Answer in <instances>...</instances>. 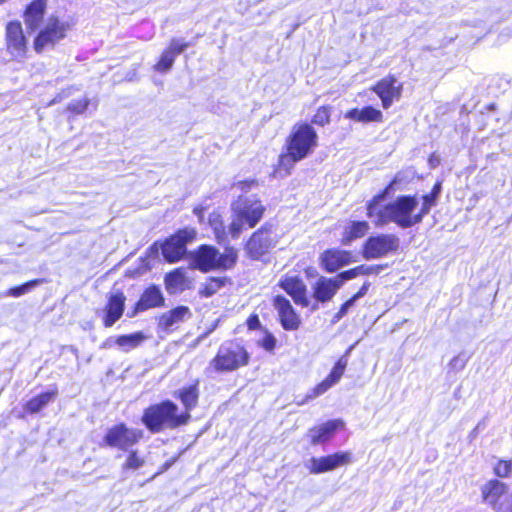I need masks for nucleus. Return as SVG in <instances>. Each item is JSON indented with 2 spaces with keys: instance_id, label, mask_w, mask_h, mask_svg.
Wrapping results in <instances>:
<instances>
[{
  "instance_id": "4",
  "label": "nucleus",
  "mask_w": 512,
  "mask_h": 512,
  "mask_svg": "<svg viewBox=\"0 0 512 512\" xmlns=\"http://www.w3.org/2000/svg\"><path fill=\"white\" fill-rule=\"evenodd\" d=\"M233 219L229 225V233L232 238L240 236L244 224L253 228L262 219L265 207L258 199L240 196L232 203Z\"/></svg>"
},
{
  "instance_id": "44",
  "label": "nucleus",
  "mask_w": 512,
  "mask_h": 512,
  "mask_svg": "<svg viewBox=\"0 0 512 512\" xmlns=\"http://www.w3.org/2000/svg\"><path fill=\"white\" fill-rule=\"evenodd\" d=\"M355 303L356 301L352 297L344 302L339 311L334 315L333 322L336 323L342 319L348 313L349 309L355 305Z\"/></svg>"
},
{
  "instance_id": "49",
  "label": "nucleus",
  "mask_w": 512,
  "mask_h": 512,
  "mask_svg": "<svg viewBox=\"0 0 512 512\" xmlns=\"http://www.w3.org/2000/svg\"><path fill=\"white\" fill-rule=\"evenodd\" d=\"M247 324L250 329H255L260 324V322H259L258 317L256 315H254V316L249 317Z\"/></svg>"
},
{
  "instance_id": "19",
  "label": "nucleus",
  "mask_w": 512,
  "mask_h": 512,
  "mask_svg": "<svg viewBox=\"0 0 512 512\" xmlns=\"http://www.w3.org/2000/svg\"><path fill=\"white\" fill-rule=\"evenodd\" d=\"M341 288L335 277H319L312 285L313 297L316 301L325 303L330 301Z\"/></svg>"
},
{
  "instance_id": "6",
  "label": "nucleus",
  "mask_w": 512,
  "mask_h": 512,
  "mask_svg": "<svg viewBox=\"0 0 512 512\" xmlns=\"http://www.w3.org/2000/svg\"><path fill=\"white\" fill-rule=\"evenodd\" d=\"M238 258L237 250L233 247H226L222 254L209 245H202L193 255L195 267L203 272L212 269H230Z\"/></svg>"
},
{
  "instance_id": "52",
  "label": "nucleus",
  "mask_w": 512,
  "mask_h": 512,
  "mask_svg": "<svg viewBox=\"0 0 512 512\" xmlns=\"http://www.w3.org/2000/svg\"><path fill=\"white\" fill-rule=\"evenodd\" d=\"M214 330V327L209 329L207 332H205L203 335L200 336L199 339H203L205 337H207L212 331Z\"/></svg>"
},
{
  "instance_id": "11",
  "label": "nucleus",
  "mask_w": 512,
  "mask_h": 512,
  "mask_svg": "<svg viewBox=\"0 0 512 512\" xmlns=\"http://www.w3.org/2000/svg\"><path fill=\"white\" fill-rule=\"evenodd\" d=\"M142 437V430L129 429L124 424H118L107 431L104 441L110 447L127 450L129 447L136 444Z\"/></svg>"
},
{
  "instance_id": "28",
  "label": "nucleus",
  "mask_w": 512,
  "mask_h": 512,
  "mask_svg": "<svg viewBox=\"0 0 512 512\" xmlns=\"http://www.w3.org/2000/svg\"><path fill=\"white\" fill-rule=\"evenodd\" d=\"M345 117L359 122L381 121L382 113L374 107L367 106L361 110L351 109L345 114Z\"/></svg>"
},
{
  "instance_id": "38",
  "label": "nucleus",
  "mask_w": 512,
  "mask_h": 512,
  "mask_svg": "<svg viewBox=\"0 0 512 512\" xmlns=\"http://www.w3.org/2000/svg\"><path fill=\"white\" fill-rule=\"evenodd\" d=\"M89 103L90 101L88 98L75 100L68 105V110L76 115L82 114L88 108Z\"/></svg>"
},
{
  "instance_id": "25",
  "label": "nucleus",
  "mask_w": 512,
  "mask_h": 512,
  "mask_svg": "<svg viewBox=\"0 0 512 512\" xmlns=\"http://www.w3.org/2000/svg\"><path fill=\"white\" fill-rule=\"evenodd\" d=\"M350 261V253L339 250H328L322 256V264L326 271L335 272Z\"/></svg>"
},
{
  "instance_id": "10",
  "label": "nucleus",
  "mask_w": 512,
  "mask_h": 512,
  "mask_svg": "<svg viewBox=\"0 0 512 512\" xmlns=\"http://www.w3.org/2000/svg\"><path fill=\"white\" fill-rule=\"evenodd\" d=\"M195 236V229L184 228L166 239L161 245L162 255L165 260L170 263L179 261L187 252L186 245L191 242Z\"/></svg>"
},
{
  "instance_id": "35",
  "label": "nucleus",
  "mask_w": 512,
  "mask_h": 512,
  "mask_svg": "<svg viewBox=\"0 0 512 512\" xmlns=\"http://www.w3.org/2000/svg\"><path fill=\"white\" fill-rule=\"evenodd\" d=\"M41 281L40 280H32L27 283H24L20 286L13 287L9 289L7 295L12 297H20L21 295H24L28 293L32 288L37 286Z\"/></svg>"
},
{
  "instance_id": "48",
  "label": "nucleus",
  "mask_w": 512,
  "mask_h": 512,
  "mask_svg": "<svg viewBox=\"0 0 512 512\" xmlns=\"http://www.w3.org/2000/svg\"><path fill=\"white\" fill-rule=\"evenodd\" d=\"M370 287V283L369 282H365L362 287L360 288V290L354 295L352 296V298L357 301L358 299L362 298L368 291Z\"/></svg>"
},
{
  "instance_id": "30",
  "label": "nucleus",
  "mask_w": 512,
  "mask_h": 512,
  "mask_svg": "<svg viewBox=\"0 0 512 512\" xmlns=\"http://www.w3.org/2000/svg\"><path fill=\"white\" fill-rule=\"evenodd\" d=\"M198 397L199 390L197 385H190L179 391V398L185 407L184 412H188L190 414V411L197 405Z\"/></svg>"
},
{
  "instance_id": "34",
  "label": "nucleus",
  "mask_w": 512,
  "mask_h": 512,
  "mask_svg": "<svg viewBox=\"0 0 512 512\" xmlns=\"http://www.w3.org/2000/svg\"><path fill=\"white\" fill-rule=\"evenodd\" d=\"M441 193V182H437L432 191L429 194L424 195L423 198V204L419 211L421 217L423 218L425 215H427L430 211V209L436 204V201Z\"/></svg>"
},
{
  "instance_id": "53",
  "label": "nucleus",
  "mask_w": 512,
  "mask_h": 512,
  "mask_svg": "<svg viewBox=\"0 0 512 512\" xmlns=\"http://www.w3.org/2000/svg\"><path fill=\"white\" fill-rule=\"evenodd\" d=\"M478 428H479V425H477V426L473 429V431L471 432V435H472V436H475V435L477 434Z\"/></svg>"
},
{
  "instance_id": "17",
  "label": "nucleus",
  "mask_w": 512,
  "mask_h": 512,
  "mask_svg": "<svg viewBox=\"0 0 512 512\" xmlns=\"http://www.w3.org/2000/svg\"><path fill=\"white\" fill-rule=\"evenodd\" d=\"M347 366V361L340 358L332 368L330 374L320 382L311 393L307 394L306 399H313L328 391L331 387L336 385L344 374Z\"/></svg>"
},
{
  "instance_id": "32",
  "label": "nucleus",
  "mask_w": 512,
  "mask_h": 512,
  "mask_svg": "<svg viewBox=\"0 0 512 512\" xmlns=\"http://www.w3.org/2000/svg\"><path fill=\"white\" fill-rule=\"evenodd\" d=\"M208 224L212 228L215 238L219 244L227 242V233L221 215L214 211L209 215Z\"/></svg>"
},
{
  "instance_id": "16",
  "label": "nucleus",
  "mask_w": 512,
  "mask_h": 512,
  "mask_svg": "<svg viewBox=\"0 0 512 512\" xmlns=\"http://www.w3.org/2000/svg\"><path fill=\"white\" fill-rule=\"evenodd\" d=\"M274 307L276 308L280 323L285 330H297L301 324L299 315L295 312L290 301L284 296L278 295L274 298Z\"/></svg>"
},
{
  "instance_id": "45",
  "label": "nucleus",
  "mask_w": 512,
  "mask_h": 512,
  "mask_svg": "<svg viewBox=\"0 0 512 512\" xmlns=\"http://www.w3.org/2000/svg\"><path fill=\"white\" fill-rule=\"evenodd\" d=\"M159 253V247L157 243H154L152 246H150L146 252V256L142 258V261L144 263V266L146 269L149 268V259L150 258H156L158 257Z\"/></svg>"
},
{
  "instance_id": "42",
  "label": "nucleus",
  "mask_w": 512,
  "mask_h": 512,
  "mask_svg": "<svg viewBox=\"0 0 512 512\" xmlns=\"http://www.w3.org/2000/svg\"><path fill=\"white\" fill-rule=\"evenodd\" d=\"M330 114L327 108L321 107L317 110L316 114L313 117V123L317 125H325L329 122Z\"/></svg>"
},
{
  "instance_id": "20",
  "label": "nucleus",
  "mask_w": 512,
  "mask_h": 512,
  "mask_svg": "<svg viewBox=\"0 0 512 512\" xmlns=\"http://www.w3.org/2000/svg\"><path fill=\"white\" fill-rule=\"evenodd\" d=\"M280 287L293 298L296 304H300L303 307L309 305L310 302L306 295V285L298 277H285L280 281Z\"/></svg>"
},
{
  "instance_id": "9",
  "label": "nucleus",
  "mask_w": 512,
  "mask_h": 512,
  "mask_svg": "<svg viewBox=\"0 0 512 512\" xmlns=\"http://www.w3.org/2000/svg\"><path fill=\"white\" fill-rule=\"evenodd\" d=\"M400 240L394 234L370 236L363 245L362 255L366 260L379 259L395 252Z\"/></svg>"
},
{
  "instance_id": "3",
  "label": "nucleus",
  "mask_w": 512,
  "mask_h": 512,
  "mask_svg": "<svg viewBox=\"0 0 512 512\" xmlns=\"http://www.w3.org/2000/svg\"><path fill=\"white\" fill-rule=\"evenodd\" d=\"M317 133L309 124L294 127L288 139V153L280 157V165L290 169L296 162L306 158L317 146Z\"/></svg>"
},
{
  "instance_id": "36",
  "label": "nucleus",
  "mask_w": 512,
  "mask_h": 512,
  "mask_svg": "<svg viewBox=\"0 0 512 512\" xmlns=\"http://www.w3.org/2000/svg\"><path fill=\"white\" fill-rule=\"evenodd\" d=\"M222 286L223 280L219 278H211L205 283L203 289L201 290V294L205 297H210L215 294Z\"/></svg>"
},
{
  "instance_id": "15",
  "label": "nucleus",
  "mask_w": 512,
  "mask_h": 512,
  "mask_svg": "<svg viewBox=\"0 0 512 512\" xmlns=\"http://www.w3.org/2000/svg\"><path fill=\"white\" fill-rule=\"evenodd\" d=\"M190 43L182 38L171 39L168 47L162 52L159 61L154 65V70L160 73L169 71L178 55L183 53Z\"/></svg>"
},
{
  "instance_id": "22",
  "label": "nucleus",
  "mask_w": 512,
  "mask_h": 512,
  "mask_svg": "<svg viewBox=\"0 0 512 512\" xmlns=\"http://www.w3.org/2000/svg\"><path fill=\"white\" fill-rule=\"evenodd\" d=\"M125 296L122 292L111 294L106 305L105 317L103 320L105 327H111L123 315L125 308Z\"/></svg>"
},
{
  "instance_id": "23",
  "label": "nucleus",
  "mask_w": 512,
  "mask_h": 512,
  "mask_svg": "<svg viewBox=\"0 0 512 512\" xmlns=\"http://www.w3.org/2000/svg\"><path fill=\"white\" fill-rule=\"evenodd\" d=\"M164 304V297L159 287L153 285L148 287L136 303L135 312L145 311L151 308L160 307Z\"/></svg>"
},
{
  "instance_id": "33",
  "label": "nucleus",
  "mask_w": 512,
  "mask_h": 512,
  "mask_svg": "<svg viewBox=\"0 0 512 512\" xmlns=\"http://www.w3.org/2000/svg\"><path fill=\"white\" fill-rule=\"evenodd\" d=\"M55 397L54 392H45L29 400L25 409L30 413H37L43 409Z\"/></svg>"
},
{
  "instance_id": "46",
  "label": "nucleus",
  "mask_w": 512,
  "mask_h": 512,
  "mask_svg": "<svg viewBox=\"0 0 512 512\" xmlns=\"http://www.w3.org/2000/svg\"><path fill=\"white\" fill-rule=\"evenodd\" d=\"M256 184L257 183L255 180L239 181V182L233 184V188H236V189L246 192V191L250 190Z\"/></svg>"
},
{
  "instance_id": "12",
  "label": "nucleus",
  "mask_w": 512,
  "mask_h": 512,
  "mask_svg": "<svg viewBox=\"0 0 512 512\" xmlns=\"http://www.w3.org/2000/svg\"><path fill=\"white\" fill-rule=\"evenodd\" d=\"M275 243V234L271 227L264 225L251 235L246 244V251L252 259L258 260L265 255Z\"/></svg>"
},
{
  "instance_id": "26",
  "label": "nucleus",
  "mask_w": 512,
  "mask_h": 512,
  "mask_svg": "<svg viewBox=\"0 0 512 512\" xmlns=\"http://www.w3.org/2000/svg\"><path fill=\"white\" fill-rule=\"evenodd\" d=\"M191 315L190 310L186 306H178L166 313L159 319V326L165 330H169L174 325L184 321L186 317Z\"/></svg>"
},
{
  "instance_id": "55",
  "label": "nucleus",
  "mask_w": 512,
  "mask_h": 512,
  "mask_svg": "<svg viewBox=\"0 0 512 512\" xmlns=\"http://www.w3.org/2000/svg\"><path fill=\"white\" fill-rule=\"evenodd\" d=\"M399 181V176L397 175L394 180L392 181L391 185L397 184Z\"/></svg>"
},
{
  "instance_id": "24",
  "label": "nucleus",
  "mask_w": 512,
  "mask_h": 512,
  "mask_svg": "<svg viewBox=\"0 0 512 512\" xmlns=\"http://www.w3.org/2000/svg\"><path fill=\"white\" fill-rule=\"evenodd\" d=\"M343 423L340 420H330L318 427H313L308 431V436L311 443L314 445L322 444L329 441L336 430L341 427Z\"/></svg>"
},
{
  "instance_id": "41",
  "label": "nucleus",
  "mask_w": 512,
  "mask_h": 512,
  "mask_svg": "<svg viewBox=\"0 0 512 512\" xmlns=\"http://www.w3.org/2000/svg\"><path fill=\"white\" fill-rule=\"evenodd\" d=\"M361 270H362V268L355 267L350 270L339 273L337 276H335V278L337 279L338 283L342 287V285L344 284L345 281L351 280V279L359 276V272Z\"/></svg>"
},
{
  "instance_id": "47",
  "label": "nucleus",
  "mask_w": 512,
  "mask_h": 512,
  "mask_svg": "<svg viewBox=\"0 0 512 512\" xmlns=\"http://www.w3.org/2000/svg\"><path fill=\"white\" fill-rule=\"evenodd\" d=\"M357 267L362 268V270L359 272V275L378 274L381 269L380 266L360 265Z\"/></svg>"
},
{
  "instance_id": "50",
  "label": "nucleus",
  "mask_w": 512,
  "mask_h": 512,
  "mask_svg": "<svg viewBox=\"0 0 512 512\" xmlns=\"http://www.w3.org/2000/svg\"><path fill=\"white\" fill-rule=\"evenodd\" d=\"M204 210H205V208L202 207V206L195 207L193 209V213L198 217V220L201 223L203 222V217H204L203 212H204Z\"/></svg>"
},
{
  "instance_id": "54",
  "label": "nucleus",
  "mask_w": 512,
  "mask_h": 512,
  "mask_svg": "<svg viewBox=\"0 0 512 512\" xmlns=\"http://www.w3.org/2000/svg\"><path fill=\"white\" fill-rule=\"evenodd\" d=\"M60 100H61V98H59V99H58V98L56 97V98H54V99L49 103V105L55 104V103L59 102Z\"/></svg>"
},
{
  "instance_id": "5",
  "label": "nucleus",
  "mask_w": 512,
  "mask_h": 512,
  "mask_svg": "<svg viewBox=\"0 0 512 512\" xmlns=\"http://www.w3.org/2000/svg\"><path fill=\"white\" fill-rule=\"evenodd\" d=\"M249 353L237 342L227 341L220 345L215 357L206 368L207 373H229L249 362Z\"/></svg>"
},
{
  "instance_id": "7",
  "label": "nucleus",
  "mask_w": 512,
  "mask_h": 512,
  "mask_svg": "<svg viewBox=\"0 0 512 512\" xmlns=\"http://www.w3.org/2000/svg\"><path fill=\"white\" fill-rule=\"evenodd\" d=\"M485 504L496 512H512V491L499 480H490L481 487Z\"/></svg>"
},
{
  "instance_id": "21",
  "label": "nucleus",
  "mask_w": 512,
  "mask_h": 512,
  "mask_svg": "<svg viewBox=\"0 0 512 512\" xmlns=\"http://www.w3.org/2000/svg\"><path fill=\"white\" fill-rule=\"evenodd\" d=\"M46 10V0H34L24 12V22L26 28L34 32L43 25V17Z\"/></svg>"
},
{
  "instance_id": "1",
  "label": "nucleus",
  "mask_w": 512,
  "mask_h": 512,
  "mask_svg": "<svg viewBox=\"0 0 512 512\" xmlns=\"http://www.w3.org/2000/svg\"><path fill=\"white\" fill-rule=\"evenodd\" d=\"M384 198L385 192L374 196L367 205V216L376 226H384L393 222L401 228H409L422 221L420 213L414 214L418 205L416 197L399 196L393 202L382 206Z\"/></svg>"
},
{
  "instance_id": "37",
  "label": "nucleus",
  "mask_w": 512,
  "mask_h": 512,
  "mask_svg": "<svg viewBox=\"0 0 512 512\" xmlns=\"http://www.w3.org/2000/svg\"><path fill=\"white\" fill-rule=\"evenodd\" d=\"M144 464V459L139 457L136 451H131L127 457L123 469L137 470Z\"/></svg>"
},
{
  "instance_id": "40",
  "label": "nucleus",
  "mask_w": 512,
  "mask_h": 512,
  "mask_svg": "<svg viewBox=\"0 0 512 512\" xmlns=\"http://www.w3.org/2000/svg\"><path fill=\"white\" fill-rule=\"evenodd\" d=\"M467 361L468 357L461 353L450 360L449 367L454 371H461L465 368Z\"/></svg>"
},
{
  "instance_id": "29",
  "label": "nucleus",
  "mask_w": 512,
  "mask_h": 512,
  "mask_svg": "<svg viewBox=\"0 0 512 512\" xmlns=\"http://www.w3.org/2000/svg\"><path fill=\"white\" fill-rule=\"evenodd\" d=\"M369 230V224L366 221H353L345 229L343 243L350 244L353 240L363 237Z\"/></svg>"
},
{
  "instance_id": "31",
  "label": "nucleus",
  "mask_w": 512,
  "mask_h": 512,
  "mask_svg": "<svg viewBox=\"0 0 512 512\" xmlns=\"http://www.w3.org/2000/svg\"><path fill=\"white\" fill-rule=\"evenodd\" d=\"M145 335L142 332H136L129 335L118 336L114 343L120 347L123 351L128 352L138 347L145 339Z\"/></svg>"
},
{
  "instance_id": "39",
  "label": "nucleus",
  "mask_w": 512,
  "mask_h": 512,
  "mask_svg": "<svg viewBox=\"0 0 512 512\" xmlns=\"http://www.w3.org/2000/svg\"><path fill=\"white\" fill-rule=\"evenodd\" d=\"M512 471V463L511 461L500 460L494 467V473L498 477H507Z\"/></svg>"
},
{
  "instance_id": "51",
  "label": "nucleus",
  "mask_w": 512,
  "mask_h": 512,
  "mask_svg": "<svg viewBox=\"0 0 512 512\" xmlns=\"http://www.w3.org/2000/svg\"><path fill=\"white\" fill-rule=\"evenodd\" d=\"M113 340L111 338L104 341L101 345V348H110L112 346Z\"/></svg>"
},
{
  "instance_id": "18",
  "label": "nucleus",
  "mask_w": 512,
  "mask_h": 512,
  "mask_svg": "<svg viewBox=\"0 0 512 512\" xmlns=\"http://www.w3.org/2000/svg\"><path fill=\"white\" fill-rule=\"evenodd\" d=\"M396 82L395 77L389 76L379 81L373 88L385 109L391 106L394 99H399L401 96V86H395Z\"/></svg>"
},
{
  "instance_id": "8",
  "label": "nucleus",
  "mask_w": 512,
  "mask_h": 512,
  "mask_svg": "<svg viewBox=\"0 0 512 512\" xmlns=\"http://www.w3.org/2000/svg\"><path fill=\"white\" fill-rule=\"evenodd\" d=\"M68 26L57 17L51 16L34 40V49L37 53L53 49L54 46L65 38Z\"/></svg>"
},
{
  "instance_id": "27",
  "label": "nucleus",
  "mask_w": 512,
  "mask_h": 512,
  "mask_svg": "<svg viewBox=\"0 0 512 512\" xmlns=\"http://www.w3.org/2000/svg\"><path fill=\"white\" fill-rule=\"evenodd\" d=\"M186 281V273L183 268H177L165 276L166 289L170 294L183 291Z\"/></svg>"
},
{
  "instance_id": "13",
  "label": "nucleus",
  "mask_w": 512,
  "mask_h": 512,
  "mask_svg": "<svg viewBox=\"0 0 512 512\" xmlns=\"http://www.w3.org/2000/svg\"><path fill=\"white\" fill-rule=\"evenodd\" d=\"M351 461L352 454L350 452H336L327 456L312 457L305 464V467L311 474H321L347 465Z\"/></svg>"
},
{
  "instance_id": "43",
  "label": "nucleus",
  "mask_w": 512,
  "mask_h": 512,
  "mask_svg": "<svg viewBox=\"0 0 512 512\" xmlns=\"http://www.w3.org/2000/svg\"><path fill=\"white\" fill-rule=\"evenodd\" d=\"M258 344L266 351H272L276 346V338L271 333L266 332L258 341Z\"/></svg>"
},
{
  "instance_id": "2",
  "label": "nucleus",
  "mask_w": 512,
  "mask_h": 512,
  "mask_svg": "<svg viewBox=\"0 0 512 512\" xmlns=\"http://www.w3.org/2000/svg\"><path fill=\"white\" fill-rule=\"evenodd\" d=\"M191 418L188 412H179V407L170 400L149 406L144 410L142 422L152 433L164 429H176L186 425Z\"/></svg>"
},
{
  "instance_id": "14",
  "label": "nucleus",
  "mask_w": 512,
  "mask_h": 512,
  "mask_svg": "<svg viewBox=\"0 0 512 512\" xmlns=\"http://www.w3.org/2000/svg\"><path fill=\"white\" fill-rule=\"evenodd\" d=\"M7 51L15 58L22 57L27 49V41L19 21H10L5 31Z\"/></svg>"
}]
</instances>
